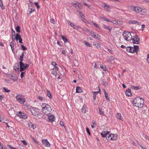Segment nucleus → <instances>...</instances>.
I'll list each match as a JSON object with an SVG mask.
<instances>
[{
  "mask_svg": "<svg viewBox=\"0 0 149 149\" xmlns=\"http://www.w3.org/2000/svg\"><path fill=\"white\" fill-rule=\"evenodd\" d=\"M30 111L33 115L36 116L39 119L42 118L43 116V114L42 113L41 111L37 108H30Z\"/></svg>",
  "mask_w": 149,
  "mask_h": 149,
  "instance_id": "1",
  "label": "nucleus"
},
{
  "mask_svg": "<svg viewBox=\"0 0 149 149\" xmlns=\"http://www.w3.org/2000/svg\"><path fill=\"white\" fill-rule=\"evenodd\" d=\"M144 100L141 98L138 97L136 98L132 102L134 106L138 107H141L144 104Z\"/></svg>",
  "mask_w": 149,
  "mask_h": 149,
  "instance_id": "2",
  "label": "nucleus"
},
{
  "mask_svg": "<svg viewBox=\"0 0 149 149\" xmlns=\"http://www.w3.org/2000/svg\"><path fill=\"white\" fill-rule=\"evenodd\" d=\"M42 112L44 113L46 115H48L52 111V109L49 105L44 103L42 104Z\"/></svg>",
  "mask_w": 149,
  "mask_h": 149,
  "instance_id": "3",
  "label": "nucleus"
},
{
  "mask_svg": "<svg viewBox=\"0 0 149 149\" xmlns=\"http://www.w3.org/2000/svg\"><path fill=\"white\" fill-rule=\"evenodd\" d=\"M123 35L125 39L127 41L131 40L132 39V36L130 32L124 31Z\"/></svg>",
  "mask_w": 149,
  "mask_h": 149,
  "instance_id": "4",
  "label": "nucleus"
},
{
  "mask_svg": "<svg viewBox=\"0 0 149 149\" xmlns=\"http://www.w3.org/2000/svg\"><path fill=\"white\" fill-rule=\"evenodd\" d=\"M19 63L20 72L24 71L25 69L27 68L29 66L28 64L24 63L23 62H19Z\"/></svg>",
  "mask_w": 149,
  "mask_h": 149,
  "instance_id": "5",
  "label": "nucleus"
},
{
  "mask_svg": "<svg viewBox=\"0 0 149 149\" xmlns=\"http://www.w3.org/2000/svg\"><path fill=\"white\" fill-rule=\"evenodd\" d=\"M17 101L20 103L23 104L24 103L25 101L24 99L22 97V96L20 95H17L16 97Z\"/></svg>",
  "mask_w": 149,
  "mask_h": 149,
  "instance_id": "6",
  "label": "nucleus"
},
{
  "mask_svg": "<svg viewBox=\"0 0 149 149\" xmlns=\"http://www.w3.org/2000/svg\"><path fill=\"white\" fill-rule=\"evenodd\" d=\"M132 42L133 43L138 44L140 42V38L139 36L135 35L134 36V38H132Z\"/></svg>",
  "mask_w": 149,
  "mask_h": 149,
  "instance_id": "7",
  "label": "nucleus"
},
{
  "mask_svg": "<svg viewBox=\"0 0 149 149\" xmlns=\"http://www.w3.org/2000/svg\"><path fill=\"white\" fill-rule=\"evenodd\" d=\"M42 144L45 147H50V144L47 139H43L42 141Z\"/></svg>",
  "mask_w": 149,
  "mask_h": 149,
  "instance_id": "8",
  "label": "nucleus"
},
{
  "mask_svg": "<svg viewBox=\"0 0 149 149\" xmlns=\"http://www.w3.org/2000/svg\"><path fill=\"white\" fill-rule=\"evenodd\" d=\"M58 70V67H54L53 69H51V72L52 74L56 75Z\"/></svg>",
  "mask_w": 149,
  "mask_h": 149,
  "instance_id": "9",
  "label": "nucleus"
},
{
  "mask_svg": "<svg viewBox=\"0 0 149 149\" xmlns=\"http://www.w3.org/2000/svg\"><path fill=\"white\" fill-rule=\"evenodd\" d=\"M98 113L101 115L104 116V108L102 107H99Z\"/></svg>",
  "mask_w": 149,
  "mask_h": 149,
  "instance_id": "10",
  "label": "nucleus"
},
{
  "mask_svg": "<svg viewBox=\"0 0 149 149\" xmlns=\"http://www.w3.org/2000/svg\"><path fill=\"white\" fill-rule=\"evenodd\" d=\"M132 9L136 12L139 13L141 10V8L139 7H133L132 8Z\"/></svg>",
  "mask_w": 149,
  "mask_h": 149,
  "instance_id": "11",
  "label": "nucleus"
},
{
  "mask_svg": "<svg viewBox=\"0 0 149 149\" xmlns=\"http://www.w3.org/2000/svg\"><path fill=\"white\" fill-rule=\"evenodd\" d=\"M134 47L133 49V53L135 52L137 54V52L139 50V47L138 45H134Z\"/></svg>",
  "mask_w": 149,
  "mask_h": 149,
  "instance_id": "12",
  "label": "nucleus"
},
{
  "mask_svg": "<svg viewBox=\"0 0 149 149\" xmlns=\"http://www.w3.org/2000/svg\"><path fill=\"white\" fill-rule=\"evenodd\" d=\"M48 120L50 122L54 121L55 120V117L53 115L49 116L48 117Z\"/></svg>",
  "mask_w": 149,
  "mask_h": 149,
  "instance_id": "13",
  "label": "nucleus"
},
{
  "mask_svg": "<svg viewBox=\"0 0 149 149\" xmlns=\"http://www.w3.org/2000/svg\"><path fill=\"white\" fill-rule=\"evenodd\" d=\"M109 133L108 131H102L101 133V134L103 137H106V136Z\"/></svg>",
  "mask_w": 149,
  "mask_h": 149,
  "instance_id": "14",
  "label": "nucleus"
},
{
  "mask_svg": "<svg viewBox=\"0 0 149 149\" xmlns=\"http://www.w3.org/2000/svg\"><path fill=\"white\" fill-rule=\"evenodd\" d=\"M125 94L128 96H131L132 95L131 89H129L128 90H126Z\"/></svg>",
  "mask_w": 149,
  "mask_h": 149,
  "instance_id": "15",
  "label": "nucleus"
},
{
  "mask_svg": "<svg viewBox=\"0 0 149 149\" xmlns=\"http://www.w3.org/2000/svg\"><path fill=\"white\" fill-rule=\"evenodd\" d=\"M83 92V90L80 87L77 86L76 88V92L77 93H81Z\"/></svg>",
  "mask_w": 149,
  "mask_h": 149,
  "instance_id": "16",
  "label": "nucleus"
},
{
  "mask_svg": "<svg viewBox=\"0 0 149 149\" xmlns=\"http://www.w3.org/2000/svg\"><path fill=\"white\" fill-rule=\"evenodd\" d=\"M133 47H127L126 48V51L129 52L133 53Z\"/></svg>",
  "mask_w": 149,
  "mask_h": 149,
  "instance_id": "17",
  "label": "nucleus"
},
{
  "mask_svg": "<svg viewBox=\"0 0 149 149\" xmlns=\"http://www.w3.org/2000/svg\"><path fill=\"white\" fill-rule=\"evenodd\" d=\"M17 115L19 117H20L21 118H22V116H24V115H26L24 113H22L21 112L19 111V112H17Z\"/></svg>",
  "mask_w": 149,
  "mask_h": 149,
  "instance_id": "18",
  "label": "nucleus"
},
{
  "mask_svg": "<svg viewBox=\"0 0 149 149\" xmlns=\"http://www.w3.org/2000/svg\"><path fill=\"white\" fill-rule=\"evenodd\" d=\"M91 34L92 36L95 38H98L99 39L100 38H98V35L95 33L94 32H91Z\"/></svg>",
  "mask_w": 149,
  "mask_h": 149,
  "instance_id": "19",
  "label": "nucleus"
},
{
  "mask_svg": "<svg viewBox=\"0 0 149 149\" xmlns=\"http://www.w3.org/2000/svg\"><path fill=\"white\" fill-rule=\"evenodd\" d=\"M9 75L8 77H9L11 79H13V80L15 81L17 80V77L16 76H13V75Z\"/></svg>",
  "mask_w": 149,
  "mask_h": 149,
  "instance_id": "20",
  "label": "nucleus"
},
{
  "mask_svg": "<svg viewBox=\"0 0 149 149\" xmlns=\"http://www.w3.org/2000/svg\"><path fill=\"white\" fill-rule=\"evenodd\" d=\"M104 7L105 10L107 11H109L111 10L109 6L106 4H104Z\"/></svg>",
  "mask_w": 149,
  "mask_h": 149,
  "instance_id": "21",
  "label": "nucleus"
},
{
  "mask_svg": "<svg viewBox=\"0 0 149 149\" xmlns=\"http://www.w3.org/2000/svg\"><path fill=\"white\" fill-rule=\"evenodd\" d=\"M146 13V9H141V10L140 11V13L142 15H145Z\"/></svg>",
  "mask_w": 149,
  "mask_h": 149,
  "instance_id": "22",
  "label": "nucleus"
},
{
  "mask_svg": "<svg viewBox=\"0 0 149 149\" xmlns=\"http://www.w3.org/2000/svg\"><path fill=\"white\" fill-rule=\"evenodd\" d=\"M102 27L105 29H108L110 32L112 29L109 26H106L105 25H103Z\"/></svg>",
  "mask_w": 149,
  "mask_h": 149,
  "instance_id": "23",
  "label": "nucleus"
},
{
  "mask_svg": "<svg viewBox=\"0 0 149 149\" xmlns=\"http://www.w3.org/2000/svg\"><path fill=\"white\" fill-rule=\"evenodd\" d=\"M87 107L85 105H83V108L81 109V111L83 113H85L86 112Z\"/></svg>",
  "mask_w": 149,
  "mask_h": 149,
  "instance_id": "24",
  "label": "nucleus"
},
{
  "mask_svg": "<svg viewBox=\"0 0 149 149\" xmlns=\"http://www.w3.org/2000/svg\"><path fill=\"white\" fill-rule=\"evenodd\" d=\"M24 56V52H23L21 55L19 56V60H20L19 62H22L23 61V56Z\"/></svg>",
  "mask_w": 149,
  "mask_h": 149,
  "instance_id": "25",
  "label": "nucleus"
},
{
  "mask_svg": "<svg viewBox=\"0 0 149 149\" xmlns=\"http://www.w3.org/2000/svg\"><path fill=\"white\" fill-rule=\"evenodd\" d=\"M35 8L34 7L29 8L28 11L30 13H32L34 11Z\"/></svg>",
  "mask_w": 149,
  "mask_h": 149,
  "instance_id": "26",
  "label": "nucleus"
},
{
  "mask_svg": "<svg viewBox=\"0 0 149 149\" xmlns=\"http://www.w3.org/2000/svg\"><path fill=\"white\" fill-rule=\"evenodd\" d=\"M117 117L119 120H123V118L121 116V114L120 113H117Z\"/></svg>",
  "mask_w": 149,
  "mask_h": 149,
  "instance_id": "27",
  "label": "nucleus"
},
{
  "mask_svg": "<svg viewBox=\"0 0 149 149\" xmlns=\"http://www.w3.org/2000/svg\"><path fill=\"white\" fill-rule=\"evenodd\" d=\"M131 87L132 88L135 90H139L141 88L140 86H135L133 85L131 86Z\"/></svg>",
  "mask_w": 149,
  "mask_h": 149,
  "instance_id": "28",
  "label": "nucleus"
},
{
  "mask_svg": "<svg viewBox=\"0 0 149 149\" xmlns=\"http://www.w3.org/2000/svg\"><path fill=\"white\" fill-rule=\"evenodd\" d=\"M100 68L104 71H107V69L106 68V67L105 66H103V65H101L100 66Z\"/></svg>",
  "mask_w": 149,
  "mask_h": 149,
  "instance_id": "29",
  "label": "nucleus"
},
{
  "mask_svg": "<svg viewBox=\"0 0 149 149\" xmlns=\"http://www.w3.org/2000/svg\"><path fill=\"white\" fill-rule=\"evenodd\" d=\"M10 46L11 47V49L12 52L14 51V42H11L10 44Z\"/></svg>",
  "mask_w": 149,
  "mask_h": 149,
  "instance_id": "30",
  "label": "nucleus"
},
{
  "mask_svg": "<svg viewBox=\"0 0 149 149\" xmlns=\"http://www.w3.org/2000/svg\"><path fill=\"white\" fill-rule=\"evenodd\" d=\"M111 22L113 23L114 24H116L117 25H119L120 24V22L119 21H113L111 20Z\"/></svg>",
  "mask_w": 149,
  "mask_h": 149,
  "instance_id": "31",
  "label": "nucleus"
},
{
  "mask_svg": "<svg viewBox=\"0 0 149 149\" xmlns=\"http://www.w3.org/2000/svg\"><path fill=\"white\" fill-rule=\"evenodd\" d=\"M21 36H20L19 34L18 33H17L15 36V38L17 41L18 40L21 38Z\"/></svg>",
  "mask_w": 149,
  "mask_h": 149,
  "instance_id": "32",
  "label": "nucleus"
},
{
  "mask_svg": "<svg viewBox=\"0 0 149 149\" xmlns=\"http://www.w3.org/2000/svg\"><path fill=\"white\" fill-rule=\"evenodd\" d=\"M112 138H111V140L115 141L117 139V135L115 134H114V136H112Z\"/></svg>",
  "mask_w": 149,
  "mask_h": 149,
  "instance_id": "33",
  "label": "nucleus"
},
{
  "mask_svg": "<svg viewBox=\"0 0 149 149\" xmlns=\"http://www.w3.org/2000/svg\"><path fill=\"white\" fill-rule=\"evenodd\" d=\"M114 136V134H111L109 135L108 137H107V139L108 140H111V138H112V136Z\"/></svg>",
  "mask_w": 149,
  "mask_h": 149,
  "instance_id": "34",
  "label": "nucleus"
},
{
  "mask_svg": "<svg viewBox=\"0 0 149 149\" xmlns=\"http://www.w3.org/2000/svg\"><path fill=\"white\" fill-rule=\"evenodd\" d=\"M28 6L29 8H32V7H33V4L32 2L31 1H29V3H28Z\"/></svg>",
  "mask_w": 149,
  "mask_h": 149,
  "instance_id": "35",
  "label": "nucleus"
},
{
  "mask_svg": "<svg viewBox=\"0 0 149 149\" xmlns=\"http://www.w3.org/2000/svg\"><path fill=\"white\" fill-rule=\"evenodd\" d=\"M93 45L95 46L97 48H101V45L100 44L96 43L94 44Z\"/></svg>",
  "mask_w": 149,
  "mask_h": 149,
  "instance_id": "36",
  "label": "nucleus"
},
{
  "mask_svg": "<svg viewBox=\"0 0 149 149\" xmlns=\"http://www.w3.org/2000/svg\"><path fill=\"white\" fill-rule=\"evenodd\" d=\"M14 69L15 70H19V65L18 63H17L15 64L14 67Z\"/></svg>",
  "mask_w": 149,
  "mask_h": 149,
  "instance_id": "37",
  "label": "nucleus"
},
{
  "mask_svg": "<svg viewBox=\"0 0 149 149\" xmlns=\"http://www.w3.org/2000/svg\"><path fill=\"white\" fill-rule=\"evenodd\" d=\"M92 93L93 94V100H95L96 99V95L97 94L95 92L93 91Z\"/></svg>",
  "mask_w": 149,
  "mask_h": 149,
  "instance_id": "38",
  "label": "nucleus"
},
{
  "mask_svg": "<svg viewBox=\"0 0 149 149\" xmlns=\"http://www.w3.org/2000/svg\"><path fill=\"white\" fill-rule=\"evenodd\" d=\"M62 38L63 40V41L65 42H69L68 41V40L66 38L62 36Z\"/></svg>",
  "mask_w": 149,
  "mask_h": 149,
  "instance_id": "39",
  "label": "nucleus"
},
{
  "mask_svg": "<svg viewBox=\"0 0 149 149\" xmlns=\"http://www.w3.org/2000/svg\"><path fill=\"white\" fill-rule=\"evenodd\" d=\"M84 44L85 45H86L87 46L89 47H90L91 46V44L90 43H89V42H88L86 41H84Z\"/></svg>",
  "mask_w": 149,
  "mask_h": 149,
  "instance_id": "40",
  "label": "nucleus"
},
{
  "mask_svg": "<svg viewBox=\"0 0 149 149\" xmlns=\"http://www.w3.org/2000/svg\"><path fill=\"white\" fill-rule=\"evenodd\" d=\"M104 92L105 97L106 98V99L108 100H109V97L108 96L107 93L105 91V90H104Z\"/></svg>",
  "mask_w": 149,
  "mask_h": 149,
  "instance_id": "41",
  "label": "nucleus"
},
{
  "mask_svg": "<svg viewBox=\"0 0 149 149\" xmlns=\"http://www.w3.org/2000/svg\"><path fill=\"white\" fill-rule=\"evenodd\" d=\"M15 30L18 33L20 32V27L19 26H17L15 28Z\"/></svg>",
  "mask_w": 149,
  "mask_h": 149,
  "instance_id": "42",
  "label": "nucleus"
},
{
  "mask_svg": "<svg viewBox=\"0 0 149 149\" xmlns=\"http://www.w3.org/2000/svg\"><path fill=\"white\" fill-rule=\"evenodd\" d=\"M0 6L2 9H3L4 8V7L3 6V3L1 0L0 1Z\"/></svg>",
  "mask_w": 149,
  "mask_h": 149,
  "instance_id": "43",
  "label": "nucleus"
},
{
  "mask_svg": "<svg viewBox=\"0 0 149 149\" xmlns=\"http://www.w3.org/2000/svg\"><path fill=\"white\" fill-rule=\"evenodd\" d=\"M78 61L77 60H74V63L75 66H77L78 65Z\"/></svg>",
  "mask_w": 149,
  "mask_h": 149,
  "instance_id": "44",
  "label": "nucleus"
},
{
  "mask_svg": "<svg viewBox=\"0 0 149 149\" xmlns=\"http://www.w3.org/2000/svg\"><path fill=\"white\" fill-rule=\"evenodd\" d=\"M3 89L6 92L8 93L10 91V90L8 89L6 87L3 88Z\"/></svg>",
  "mask_w": 149,
  "mask_h": 149,
  "instance_id": "45",
  "label": "nucleus"
},
{
  "mask_svg": "<svg viewBox=\"0 0 149 149\" xmlns=\"http://www.w3.org/2000/svg\"><path fill=\"white\" fill-rule=\"evenodd\" d=\"M103 20L107 22H111V21L110 19H108L106 17H104L103 18Z\"/></svg>",
  "mask_w": 149,
  "mask_h": 149,
  "instance_id": "46",
  "label": "nucleus"
},
{
  "mask_svg": "<svg viewBox=\"0 0 149 149\" xmlns=\"http://www.w3.org/2000/svg\"><path fill=\"white\" fill-rule=\"evenodd\" d=\"M52 64L54 66V67H57L58 66V65L55 62H52Z\"/></svg>",
  "mask_w": 149,
  "mask_h": 149,
  "instance_id": "47",
  "label": "nucleus"
},
{
  "mask_svg": "<svg viewBox=\"0 0 149 149\" xmlns=\"http://www.w3.org/2000/svg\"><path fill=\"white\" fill-rule=\"evenodd\" d=\"M47 93L48 96L49 98H51L52 97L51 94L48 90L47 91Z\"/></svg>",
  "mask_w": 149,
  "mask_h": 149,
  "instance_id": "48",
  "label": "nucleus"
},
{
  "mask_svg": "<svg viewBox=\"0 0 149 149\" xmlns=\"http://www.w3.org/2000/svg\"><path fill=\"white\" fill-rule=\"evenodd\" d=\"M50 22L53 24H54L55 23V21H54V19L53 18L51 19L50 20Z\"/></svg>",
  "mask_w": 149,
  "mask_h": 149,
  "instance_id": "49",
  "label": "nucleus"
},
{
  "mask_svg": "<svg viewBox=\"0 0 149 149\" xmlns=\"http://www.w3.org/2000/svg\"><path fill=\"white\" fill-rule=\"evenodd\" d=\"M12 30V36H15V31L12 29L11 30Z\"/></svg>",
  "mask_w": 149,
  "mask_h": 149,
  "instance_id": "50",
  "label": "nucleus"
},
{
  "mask_svg": "<svg viewBox=\"0 0 149 149\" xmlns=\"http://www.w3.org/2000/svg\"><path fill=\"white\" fill-rule=\"evenodd\" d=\"M93 24L98 29H100V27H99V25L98 24H97L95 23H94Z\"/></svg>",
  "mask_w": 149,
  "mask_h": 149,
  "instance_id": "51",
  "label": "nucleus"
},
{
  "mask_svg": "<svg viewBox=\"0 0 149 149\" xmlns=\"http://www.w3.org/2000/svg\"><path fill=\"white\" fill-rule=\"evenodd\" d=\"M34 4L36 6L38 9H39L40 8V6L38 5V2H35Z\"/></svg>",
  "mask_w": 149,
  "mask_h": 149,
  "instance_id": "52",
  "label": "nucleus"
},
{
  "mask_svg": "<svg viewBox=\"0 0 149 149\" xmlns=\"http://www.w3.org/2000/svg\"><path fill=\"white\" fill-rule=\"evenodd\" d=\"M21 46L22 47V48L23 50L24 51H25L27 49V48H26L23 45H21Z\"/></svg>",
  "mask_w": 149,
  "mask_h": 149,
  "instance_id": "53",
  "label": "nucleus"
},
{
  "mask_svg": "<svg viewBox=\"0 0 149 149\" xmlns=\"http://www.w3.org/2000/svg\"><path fill=\"white\" fill-rule=\"evenodd\" d=\"M31 138L33 140V141L36 143L38 144V142L33 137H32Z\"/></svg>",
  "mask_w": 149,
  "mask_h": 149,
  "instance_id": "54",
  "label": "nucleus"
},
{
  "mask_svg": "<svg viewBox=\"0 0 149 149\" xmlns=\"http://www.w3.org/2000/svg\"><path fill=\"white\" fill-rule=\"evenodd\" d=\"M22 141L24 145L27 146V143L25 140H24Z\"/></svg>",
  "mask_w": 149,
  "mask_h": 149,
  "instance_id": "55",
  "label": "nucleus"
},
{
  "mask_svg": "<svg viewBox=\"0 0 149 149\" xmlns=\"http://www.w3.org/2000/svg\"><path fill=\"white\" fill-rule=\"evenodd\" d=\"M143 137L145 138L146 139L148 140L149 137L148 136H146L145 134H143Z\"/></svg>",
  "mask_w": 149,
  "mask_h": 149,
  "instance_id": "56",
  "label": "nucleus"
},
{
  "mask_svg": "<svg viewBox=\"0 0 149 149\" xmlns=\"http://www.w3.org/2000/svg\"><path fill=\"white\" fill-rule=\"evenodd\" d=\"M86 131L87 132L88 134L89 135H91V134L89 130V129L87 127L86 128Z\"/></svg>",
  "mask_w": 149,
  "mask_h": 149,
  "instance_id": "57",
  "label": "nucleus"
},
{
  "mask_svg": "<svg viewBox=\"0 0 149 149\" xmlns=\"http://www.w3.org/2000/svg\"><path fill=\"white\" fill-rule=\"evenodd\" d=\"M43 98L42 97L40 96H39L38 97V99L41 101H42L43 100Z\"/></svg>",
  "mask_w": 149,
  "mask_h": 149,
  "instance_id": "58",
  "label": "nucleus"
},
{
  "mask_svg": "<svg viewBox=\"0 0 149 149\" xmlns=\"http://www.w3.org/2000/svg\"><path fill=\"white\" fill-rule=\"evenodd\" d=\"M73 6L75 7H77L78 6H79V4L78 3H74L73 4Z\"/></svg>",
  "mask_w": 149,
  "mask_h": 149,
  "instance_id": "59",
  "label": "nucleus"
},
{
  "mask_svg": "<svg viewBox=\"0 0 149 149\" xmlns=\"http://www.w3.org/2000/svg\"><path fill=\"white\" fill-rule=\"evenodd\" d=\"M79 13L80 14V16L82 18H83L84 17V16L83 14L80 12H79Z\"/></svg>",
  "mask_w": 149,
  "mask_h": 149,
  "instance_id": "60",
  "label": "nucleus"
},
{
  "mask_svg": "<svg viewBox=\"0 0 149 149\" xmlns=\"http://www.w3.org/2000/svg\"><path fill=\"white\" fill-rule=\"evenodd\" d=\"M60 124L62 126H64V123L62 121H60Z\"/></svg>",
  "mask_w": 149,
  "mask_h": 149,
  "instance_id": "61",
  "label": "nucleus"
},
{
  "mask_svg": "<svg viewBox=\"0 0 149 149\" xmlns=\"http://www.w3.org/2000/svg\"><path fill=\"white\" fill-rule=\"evenodd\" d=\"M25 73V72H21V74L20 76L22 78L23 77L24 74Z\"/></svg>",
  "mask_w": 149,
  "mask_h": 149,
  "instance_id": "62",
  "label": "nucleus"
},
{
  "mask_svg": "<svg viewBox=\"0 0 149 149\" xmlns=\"http://www.w3.org/2000/svg\"><path fill=\"white\" fill-rule=\"evenodd\" d=\"M84 5L85 6H86L88 8H91V6H89L85 3H84Z\"/></svg>",
  "mask_w": 149,
  "mask_h": 149,
  "instance_id": "63",
  "label": "nucleus"
},
{
  "mask_svg": "<svg viewBox=\"0 0 149 149\" xmlns=\"http://www.w3.org/2000/svg\"><path fill=\"white\" fill-rule=\"evenodd\" d=\"M147 61L148 63L149 62V54H147Z\"/></svg>",
  "mask_w": 149,
  "mask_h": 149,
  "instance_id": "64",
  "label": "nucleus"
}]
</instances>
